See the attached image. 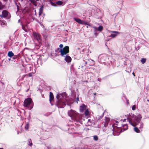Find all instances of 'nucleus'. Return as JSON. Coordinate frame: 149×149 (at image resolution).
<instances>
[{"label": "nucleus", "mask_w": 149, "mask_h": 149, "mask_svg": "<svg viewBox=\"0 0 149 149\" xmlns=\"http://www.w3.org/2000/svg\"><path fill=\"white\" fill-rule=\"evenodd\" d=\"M68 114L74 120L79 121L82 118L81 115L77 113L75 111L71 110L68 112Z\"/></svg>", "instance_id": "f257e3e1"}, {"label": "nucleus", "mask_w": 149, "mask_h": 149, "mask_svg": "<svg viewBox=\"0 0 149 149\" xmlns=\"http://www.w3.org/2000/svg\"><path fill=\"white\" fill-rule=\"evenodd\" d=\"M59 52L60 53L61 55L64 56V55L69 52V48L68 46H66L63 49H60Z\"/></svg>", "instance_id": "f03ea898"}, {"label": "nucleus", "mask_w": 149, "mask_h": 149, "mask_svg": "<svg viewBox=\"0 0 149 149\" xmlns=\"http://www.w3.org/2000/svg\"><path fill=\"white\" fill-rule=\"evenodd\" d=\"M111 127H112V130H115V131L116 132H117V134H115V133L113 132V134L114 136L115 135H119L120 133L124 132V130H123L122 128L121 127H119L118 126H116V127L114 129L113 126H111Z\"/></svg>", "instance_id": "7ed1b4c3"}, {"label": "nucleus", "mask_w": 149, "mask_h": 149, "mask_svg": "<svg viewBox=\"0 0 149 149\" xmlns=\"http://www.w3.org/2000/svg\"><path fill=\"white\" fill-rule=\"evenodd\" d=\"M33 36L34 39L37 40L39 42L41 41V36L40 34L35 32H33Z\"/></svg>", "instance_id": "20e7f679"}, {"label": "nucleus", "mask_w": 149, "mask_h": 149, "mask_svg": "<svg viewBox=\"0 0 149 149\" xmlns=\"http://www.w3.org/2000/svg\"><path fill=\"white\" fill-rule=\"evenodd\" d=\"M32 102V101L31 98H27L24 100V106L25 107H29Z\"/></svg>", "instance_id": "39448f33"}, {"label": "nucleus", "mask_w": 149, "mask_h": 149, "mask_svg": "<svg viewBox=\"0 0 149 149\" xmlns=\"http://www.w3.org/2000/svg\"><path fill=\"white\" fill-rule=\"evenodd\" d=\"M59 96V95H58L57 96V101L56 104V105L58 107H61V105H63V104H65V103L64 102H62L61 100L58 98V97Z\"/></svg>", "instance_id": "423d86ee"}, {"label": "nucleus", "mask_w": 149, "mask_h": 149, "mask_svg": "<svg viewBox=\"0 0 149 149\" xmlns=\"http://www.w3.org/2000/svg\"><path fill=\"white\" fill-rule=\"evenodd\" d=\"M9 13L7 10H4L2 12V14L0 15L1 18H5L7 17Z\"/></svg>", "instance_id": "0eeeda50"}, {"label": "nucleus", "mask_w": 149, "mask_h": 149, "mask_svg": "<svg viewBox=\"0 0 149 149\" xmlns=\"http://www.w3.org/2000/svg\"><path fill=\"white\" fill-rule=\"evenodd\" d=\"M142 117L141 115L140 114H139L137 116H135L134 117V119L135 120L138 124L141 121V120Z\"/></svg>", "instance_id": "6e6552de"}, {"label": "nucleus", "mask_w": 149, "mask_h": 149, "mask_svg": "<svg viewBox=\"0 0 149 149\" xmlns=\"http://www.w3.org/2000/svg\"><path fill=\"white\" fill-rule=\"evenodd\" d=\"M54 100V97L53 93L50 92H49V101L50 103L52 104V102Z\"/></svg>", "instance_id": "1a4fd4ad"}, {"label": "nucleus", "mask_w": 149, "mask_h": 149, "mask_svg": "<svg viewBox=\"0 0 149 149\" xmlns=\"http://www.w3.org/2000/svg\"><path fill=\"white\" fill-rule=\"evenodd\" d=\"M65 60L67 63H70L71 61L72 58L69 56L66 55L65 56Z\"/></svg>", "instance_id": "9d476101"}, {"label": "nucleus", "mask_w": 149, "mask_h": 149, "mask_svg": "<svg viewBox=\"0 0 149 149\" xmlns=\"http://www.w3.org/2000/svg\"><path fill=\"white\" fill-rule=\"evenodd\" d=\"M129 123L132 126L135 127L138 124L135 121L133 120L132 119H130L129 120Z\"/></svg>", "instance_id": "9b49d317"}, {"label": "nucleus", "mask_w": 149, "mask_h": 149, "mask_svg": "<svg viewBox=\"0 0 149 149\" xmlns=\"http://www.w3.org/2000/svg\"><path fill=\"white\" fill-rule=\"evenodd\" d=\"M73 19L75 21L80 24H83L84 23V21H82L81 19L78 18H74Z\"/></svg>", "instance_id": "f8f14e48"}, {"label": "nucleus", "mask_w": 149, "mask_h": 149, "mask_svg": "<svg viewBox=\"0 0 149 149\" xmlns=\"http://www.w3.org/2000/svg\"><path fill=\"white\" fill-rule=\"evenodd\" d=\"M110 120V119L109 118H106L104 122V126L105 127H107V126L108 125V123H109V121Z\"/></svg>", "instance_id": "ddd939ff"}, {"label": "nucleus", "mask_w": 149, "mask_h": 149, "mask_svg": "<svg viewBox=\"0 0 149 149\" xmlns=\"http://www.w3.org/2000/svg\"><path fill=\"white\" fill-rule=\"evenodd\" d=\"M86 109V106L84 104L80 107V111L81 112H82Z\"/></svg>", "instance_id": "4468645a"}, {"label": "nucleus", "mask_w": 149, "mask_h": 149, "mask_svg": "<svg viewBox=\"0 0 149 149\" xmlns=\"http://www.w3.org/2000/svg\"><path fill=\"white\" fill-rule=\"evenodd\" d=\"M122 128L123 130H126L128 129V126L127 124L122 125V126L121 127Z\"/></svg>", "instance_id": "2eb2a0df"}, {"label": "nucleus", "mask_w": 149, "mask_h": 149, "mask_svg": "<svg viewBox=\"0 0 149 149\" xmlns=\"http://www.w3.org/2000/svg\"><path fill=\"white\" fill-rule=\"evenodd\" d=\"M43 6H42L39 9V16H40V15L42 14L43 12Z\"/></svg>", "instance_id": "dca6fc26"}, {"label": "nucleus", "mask_w": 149, "mask_h": 149, "mask_svg": "<svg viewBox=\"0 0 149 149\" xmlns=\"http://www.w3.org/2000/svg\"><path fill=\"white\" fill-rule=\"evenodd\" d=\"M14 56V53L12 51H9L8 53V56L11 57Z\"/></svg>", "instance_id": "f3484780"}, {"label": "nucleus", "mask_w": 149, "mask_h": 149, "mask_svg": "<svg viewBox=\"0 0 149 149\" xmlns=\"http://www.w3.org/2000/svg\"><path fill=\"white\" fill-rule=\"evenodd\" d=\"M134 131L137 133H139L140 132V131L139 128L136 127H135L134 128Z\"/></svg>", "instance_id": "a211bd4d"}, {"label": "nucleus", "mask_w": 149, "mask_h": 149, "mask_svg": "<svg viewBox=\"0 0 149 149\" xmlns=\"http://www.w3.org/2000/svg\"><path fill=\"white\" fill-rule=\"evenodd\" d=\"M146 61V59L144 58H142L141 60V62L143 64L145 63Z\"/></svg>", "instance_id": "6ab92c4d"}, {"label": "nucleus", "mask_w": 149, "mask_h": 149, "mask_svg": "<svg viewBox=\"0 0 149 149\" xmlns=\"http://www.w3.org/2000/svg\"><path fill=\"white\" fill-rule=\"evenodd\" d=\"M4 6H5L2 4V3L0 1V10L3 9L4 8Z\"/></svg>", "instance_id": "aec40b11"}, {"label": "nucleus", "mask_w": 149, "mask_h": 149, "mask_svg": "<svg viewBox=\"0 0 149 149\" xmlns=\"http://www.w3.org/2000/svg\"><path fill=\"white\" fill-rule=\"evenodd\" d=\"M103 29V27L102 26H100L97 29V30L100 31L102 30Z\"/></svg>", "instance_id": "412c9836"}, {"label": "nucleus", "mask_w": 149, "mask_h": 149, "mask_svg": "<svg viewBox=\"0 0 149 149\" xmlns=\"http://www.w3.org/2000/svg\"><path fill=\"white\" fill-rule=\"evenodd\" d=\"M15 5H16V6L17 8V11L16 12V13H17L20 10V6L17 5V3H15Z\"/></svg>", "instance_id": "4be33fe9"}, {"label": "nucleus", "mask_w": 149, "mask_h": 149, "mask_svg": "<svg viewBox=\"0 0 149 149\" xmlns=\"http://www.w3.org/2000/svg\"><path fill=\"white\" fill-rule=\"evenodd\" d=\"M63 3V2L61 1H58L56 3V4L59 5H61Z\"/></svg>", "instance_id": "5701e85b"}, {"label": "nucleus", "mask_w": 149, "mask_h": 149, "mask_svg": "<svg viewBox=\"0 0 149 149\" xmlns=\"http://www.w3.org/2000/svg\"><path fill=\"white\" fill-rule=\"evenodd\" d=\"M89 112L88 109L86 110L84 112V114L86 116H88L89 114Z\"/></svg>", "instance_id": "b1692460"}, {"label": "nucleus", "mask_w": 149, "mask_h": 149, "mask_svg": "<svg viewBox=\"0 0 149 149\" xmlns=\"http://www.w3.org/2000/svg\"><path fill=\"white\" fill-rule=\"evenodd\" d=\"M29 128V123L26 124L25 126V129L26 130H27Z\"/></svg>", "instance_id": "393cba45"}, {"label": "nucleus", "mask_w": 149, "mask_h": 149, "mask_svg": "<svg viewBox=\"0 0 149 149\" xmlns=\"http://www.w3.org/2000/svg\"><path fill=\"white\" fill-rule=\"evenodd\" d=\"M98 138L97 136H93V139L95 141H97L98 140Z\"/></svg>", "instance_id": "a878e982"}, {"label": "nucleus", "mask_w": 149, "mask_h": 149, "mask_svg": "<svg viewBox=\"0 0 149 149\" xmlns=\"http://www.w3.org/2000/svg\"><path fill=\"white\" fill-rule=\"evenodd\" d=\"M50 3L51 4V5L53 6H56V3H53L52 2V1H51L50 2Z\"/></svg>", "instance_id": "bb28decb"}, {"label": "nucleus", "mask_w": 149, "mask_h": 149, "mask_svg": "<svg viewBox=\"0 0 149 149\" xmlns=\"http://www.w3.org/2000/svg\"><path fill=\"white\" fill-rule=\"evenodd\" d=\"M116 36H117L116 34H111L110 36V37H112V38H114V37H115Z\"/></svg>", "instance_id": "cd10ccee"}, {"label": "nucleus", "mask_w": 149, "mask_h": 149, "mask_svg": "<svg viewBox=\"0 0 149 149\" xmlns=\"http://www.w3.org/2000/svg\"><path fill=\"white\" fill-rule=\"evenodd\" d=\"M22 29L26 32L27 31V30L26 28V26H22Z\"/></svg>", "instance_id": "c85d7f7f"}, {"label": "nucleus", "mask_w": 149, "mask_h": 149, "mask_svg": "<svg viewBox=\"0 0 149 149\" xmlns=\"http://www.w3.org/2000/svg\"><path fill=\"white\" fill-rule=\"evenodd\" d=\"M29 145L30 146H31L33 145L31 141V139H30V140H29Z\"/></svg>", "instance_id": "c756f323"}, {"label": "nucleus", "mask_w": 149, "mask_h": 149, "mask_svg": "<svg viewBox=\"0 0 149 149\" xmlns=\"http://www.w3.org/2000/svg\"><path fill=\"white\" fill-rule=\"evenodd\" d=\"M30 1L33 4H34V3L36 2L35 0H31Z\"/></svg>", "instance_id": "7c9ffc66"}, {"label": "nucleus", "mask_w": 149, "mask_h": 149, "mask_svg": "<svg viewBox=\"0 0 149 149\" xmlns=\"http://www.w3.org/2000/svg\"><path fill=\"white\" fill-rule=\"evenodd\" d=\"M136 108V106L135 105H133L132 108V109L133 110H135Z\"/></svg>", "instance_id": "2f4dec72"}, {"label": "nucleus", "mask_w": 149, "mask_h": 149, "mask_svg": "<svg viewBox=\"0 0 149 149\" xmlns=\"http://www.w3.org/2000/svg\"><path fill=\"white\" fill-rule=\"evenodd\" d=\"M59 47L61 49H62V48L63 47V44H61L59 45Z\"/></svg>", "instance_id": "473e14b6"}, {"label": "nucleus", "mask_w": 149, "mask_h": 149, "mask_svg": "<svg viewBox=\"0 0 149 149\" xmlns=\"http://www.w3.org/2000/svg\"><path fill=\"white\" fill-rule=\"evenodd\" d=\"M27 89L26 90V92H28L29 90V89H30V88H29V86H28L27 87Z\"/></svg>", "instance_id": "72a5a7b5"}, {"label": "nucleus", "mask_w": 149, "mask_h": 149, "mask_svg": "<svg viewBox=\"0 0 149 149\" xmlns=\"http://www.w3.org/2000/svg\"><path fill=\"white\" fill-rule=\"evenodd\" d=\"M28 75L29 77H31L32 76V73H29Z\"/></svg>", "instance_id": "f704fd0d"}, {"label": "nucleus", "mask_w": 149, "mask_h": 149, "mask_svg": "<svg viewBox=\"0 0 149 149\" xmlns=\"http://www.w3.org/2000/svg\"><path fill=\"white\" fill-rule=\"evenodd\" d=\"M113 33H116L118 34L119 33V32L118 31H111Z\"/></svg>", "instance_id": "c9c22d12"}, {"label": "nucleus", "mask_w": 149, "mask_h": 149, "mask_svg": "<svg viewBox=\"0 0 149 149\" xmlns=\"http://www.w3.org/2000/svg\"><path fill=\"white\" fill-rule=\"evenodd\" d=\"M26 75H27V74L24 75L22 76V79H23V78L25 77V76Z\"/></svg>", "instance_id": "e433bc0d"}, {"label": "nucleus", "mask_w": 149, "mask_h": 149, "mask_svg": "<svg viewBox=\"0 0 149 149\" xmlns=\"http://www.w3.org/2000/svg\"><path fill=\"white\" fill-rule=\"evenodd\" d=\"M33 5L35 6H37V4H36V2L35 3H34V4H33Z\"/></svg>", "instance_id": "4c0bfd02"}, {"label": "nucleus", "mask_w": 149, "mask_h": 149, "mask_svg": "<svg viewBox=\"0 0 149 149\" xmlns=\"http://www.w3.org/2000/svg\"><path fill=\"white\" fill-rule=\"evenodd\" d=\"M14 57H13V58L14 59H16V56H14Z\"/></svg>", "instance_id": "58836bf2"}, {"label": "nucleus", "mask_w": 149, "mask_h": 149, "mask_svg": "<svg viewBox=\"0 0 149 149\" xmlns=\"http://www.w3.org/2000/svg\"><path fill=\"white\" fill-rule=\"evenodd\" d=\"M132 74H133V76H134V77H135V74H134V72H133L132 73Z\"/></svg>", "instance_id": "ea45409f"}, {"label": "nucleus", "mask_w": 149, "mask_h": 149, "mask_svg": "<svg viewBox=\"0 0 149 149\" xmlns=\"http://www.w3.org/2000/svg\"><path fill=\"white\" fill-rule=\"evenodd\" d=\"M77 99L78 101H79V99L78 97H77Z\"/></svg>", "instance_id": "a19ab883"}, {"label": "nucleus", "mask_w": 149, "mask_h": 149, "mask_svg": "<svg viewBox=\"0 0 149 149\" xmlns=\"http://www.w3.org/2000/svg\"><path fill=\"white\" fill-rule=\"evenodd\" d=\"M8 0H3V1L5 2H7L8 1Z\"/></svg>", "instance_id": "79ce46f5"}, {"label": "nucleus", "mask_w": 149, "mask_h": 149, "mask_svg": "<svg viewBox=\"0 0 149 149\" xmlns=\"http://www.w3.org/2000/svg\"><path fill=\"white\" fill-rule=\"evenodd\" d=\"M59 49H60V48H58L57 49V50H59Z\"/></svg>", "instance_id": "37998d69"}, {"label": "nucleus", "mask_w": 149, "mask_h": 149, "mask_svg": "<svg viewBox=\"0 0 149 149\" xmlns=\"http://www.w3.org/2000/svg\"><path fill=\"white\" fill-rule=\"evenodd\" d=\"M141 125L142 126V128L143 127V125L142 124Z\"/></svg>", "instance_id": "c03bdc74"}, {"label": "nucleus", "mask_w": 149, "mask_h": 149, "mask_svg": "<svg viewBox=\"0 0 149 149\" xmlns=\"http://www.w3.org/2000/svg\"><path fill=\"white\" fill-rule=\"evenodd\" d=\"M94 95H96V93H94Z\"/></svg>", "instance_id": "a18cd8bd"}, {"label": "nucleus", "mask_w": 149, "mask_h": 149, "mask_svg": "<svg viewBox=\"0 0 149 149\" xmlns=\"http://www.w3.org/2000/svg\"><path fill=\"white\" fill-rule=\"evenodd\" d=\"M18 4H19V5H20V6H21V5H20V3H19Z\"/></svg>", "instance_id": "49530a36"}, {"label": "nucleus", "mask_w": 149, "mask_h": 149, "mask_svg": "<svg viewBox=\"0 0 149 149\" xmlns=\"http://www.w3.org/2000/svg\"><path fill=\"white\" fill-rule=\"evenodd\" d=\"M86 23H84V24H87V25H88V24H87L86 22Z\"/></svg>", "instance_id": "de8ad7c7"}, {"label": "nucleus", "mask_w": 149, "mask_h": 149, "mask_svg": "<svg viewBox=\"0 0 149 149\" xmlns=\"http://www.w3.org/2000/svg\"><path fill=\"white\" fill-rule=\"evenodd\" d=\"M0 149H3V148H0Z\"/></svg>", "instance_id": "09e8293b"}, {"label": "nucleus", "mask_w": 149, "mask_h": 149, "mask_svg": "<svg viewBox=\"0 0 149 149\" xmlns=\"http://www.w3.org/2000/svg\"><path fill=\"white\" fill-rule=\"evenodd\" d=\"M8 60H10V58H8Z\"/></svg>", "instance_id": "8fccbe9b"}, {"label": "nucleus", "mask_w": 149, "mask_h": 149, "mask_svg": "<svg viewBox=\"0 0 149 149\" xmlns=\"http://www.w3.org/2000/svg\"><path fill=\"white\" fill-rule=\"evenodd\" d=\"M36 1H38L39 0H36Z\"/></svg>", "instance_id": "3c124183"}]
</instances>
